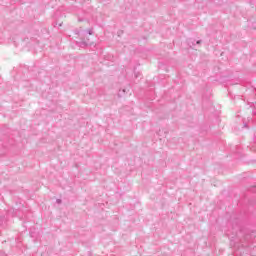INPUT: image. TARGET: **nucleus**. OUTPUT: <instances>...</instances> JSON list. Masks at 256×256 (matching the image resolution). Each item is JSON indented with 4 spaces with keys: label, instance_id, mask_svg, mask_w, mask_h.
<instances>
[{
    "label": "nucleus",
    "instance_id": "1",
    "mask_svg": "<svg viewBox=\"0 0 256 256\" xmlns=\"http://www.w3.org/2000/svg\"><path fill=\"white\" fill-rule=\"evenodd\" d=\"M87 33L88 35H93V30H88Z\"/></svg>",
    "mask_w": 256,
    "mask_h": 256
},
{
    "label": "nucleus",
    "instance_id": "5",
    "mask_svg": "<svg viewBox=\"0 0 256 256\" xmlns=\"http://www.w3.org/2000/svg\"><path fill=\"white\" fill-rule=\"evenodd\" d=\"M2 256H7V254H5V253H2Z\"/></svg>",
    "mask_w": 256,
    "mask_h": 256
},
{
    "label": "nucleus",
    "instance_id": "3",
    "mask_svg": "<svg viewBox=\"0 0 256 256\" xmlns=\"http://www.w3.org/2000/svg\"><path fill=\"white\" fill-rule=\"evenodd\" d=\"M200 43H201V40L196 41L197 45H200Z\"/></svg>",
    "mask_w": 256,
    "mask_h": 256
},
{
    "label": "nucleus",
    "instance_id": "2",
    "mask_svg": "<svg viewBox=\"0 0 256 256\" xmlns=\"http://www.w3.org/2000/svg\"><path fill=\"white\" fill-rule=\"evenodd\" d=\"M56 203H58V205H61V199H57Z\"/></svg>",
    "mask_w": 256,
    "mask_h": 256
},
{
    "label": "nucleus",
    "instance_id": "4",
    "mask_svg": "<svg viewBox=\"0 0 256 256\" xmlns=\"http://www.w3.org/2000/svg\"><path fill=\"white\" fill-rule=\"evenodd\" d=\"M82 43L83 45H89V43H87L86 41H83Z\"/></svg>",
    "mask_w": 256,
    "mask_h": 256
}]
</instances>
